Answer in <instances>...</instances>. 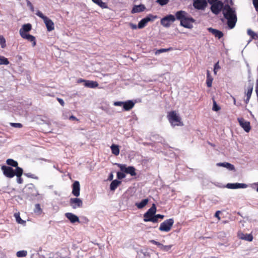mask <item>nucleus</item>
I'll use <instances>...</instances> for the list:
<instances>
[{
  "mask_svg": "<svg viewBox=\"0 0 258 258\" xmlns=\"http://www.w3.org/2000/svg\"><path fill=\"white\" fill-rule=\"evenodd\" d=\"M70 205L74 209L80 208L83 206V201L78 197L72 198L70 200Z\"/></svg>",
  "mask_w": 258,
  "mask_h": 258,
  "instance_id": "9b49d317",
  "label": "nucleus"
},
{
  "mask_svg": "<svg viewBox=\"0 0 258 258\" xmlns=\"http://www.w3.org/2000/svg\"><path fill=\"white\" fill-rule=\"evenodd\" d=\"M112 153L115 156H117L119 154V149L118 145L113 144L110 147Z\"/></svg>",
  "mask_w": 258,
  "mask_h": 258,
  "instance_id": "473e14b6",
  "label": "nucleus"
},
{
  "mask_svg": "<svg viewBox=\"0 0 258 258\" xmlns=\"http://www.w3.org/2000/svg\"><path fill=\"white\" fill-rule=\"evenodd\" d=\"M194 21V19L189 16L185 19L181 20L180 22V25L184 28L190 29L193 27L192 23Z\"/></svg>",
  "mask_w": 258,
  "mask_h": 258,
  "instance_id": "ddd939ff",
  "label": "nucleus"
},
{
  "mask_svg": "<svg viewBox=\"0 0 258 258\" xmlns=\"http://www.w3.org/2000/svg\"><path fill=\"white\" fill-rule=\"evenodd\" d=\"M252 91L253 86L251 84L248 86L247 90L245 93L246 96V99L245 100V102L246 104H247L249 102Z\"/></svg>",
  "mask_w": 258,
  "mask_h": 258,
  "instance_id": "4be33fe9",
  "label": "nucleus"
},
{
  "mask_svg": "<svg viewBox=\"0 0 258 258\" xmlns=\"http://www.w3.org/2000/svg\"><path fill=\"white\" fill-rule=\"evenodd\" d=\"M208 30L210 32L212 33L213 35H215V37L218 38L219 39L221 38L223 35L222 32L218 30L212 28H209Z\"/></svg>",
  "mask_w": 258,
  "mask_h": 258,
  "instance_id": "bb28decb",
  "label": "nucleus"
},
{
  "mask_svg": "<svg viewBox=\"0 0 258 258\" xmlns=\"http://www.w3.org/2000/svg\"><path fill=\"white\" fill-rule=\"evenodd\" d=\"M247 34L250 37L251 39L249 41H251V40H257L258 39V34L255 33L254 31L251 30V29L247 30Z\"/></svg>",
  "mask_w": 258,
  "mask_h": 258,
  "instance_id": "2f4dec72",
  "label": "nucleus"
},
{
  "mask_svg": "<svg viewBox=\"0 0 258 258\" xmlns=\"http://www.w3.org/2000/svg\"><path fill=\"white\" fill-rule=\"evenodd\" d=\"M59 256L58 253H50L46 255V258H58Z\"/></svg>",
  "mask_w": 258,
  "mask_h": 258,
  "instance_id": "ea45409f",
  "label": "nucleus"
},
{
  "mask_svg": "<svg viewBox=\"0 0 258 258\" xmlns=\"http://www.w3.org/2000/svg\"><path fill=\"white\" fill-rule=\"evenodd\" d=\"M156 212V208L155 204L153 206L144 214V221L145 222H152L154 223L156 222V219L154 217V215Z\"/></svg>",
  "mask_w": 258,
  "mask_h": 258,
  "instance_id": "20e7f679",
  "label": "nucleus"
},
{
  "mask_svg": "<svg viewBox=\"0 0 258 258\" xmlns=\"http://www.w3.org/2000/svg\"><path fill=\"white\" fill-rule=\"evenodd\" d=\"M36 15L43 19L47 29L48 31H51L54 29V23L50 19L45 16L40 11H38Z\"/></svg>",
  "mask_w": 258,
  "mask_h": 258,
  "instance_id": "39448f33",
  "label": "nucleus"
},
{
  "mask_svg": "<svg viewBox=\"0 0 258 258\" xmlns=\"http://www.w3.org/2000/svg\"><path fill=\"white\" fill-rule=\"evenodd\" d=\"M23 170L22 168L17 167L16 168V174L15 175L17 176V181L19 184H21L23 182V179L21 176L23 174Z\"/></svg>",
  "mask_w": 258,
  "mask_h": 258,
  "instance_id": "5701e85b",
  "label": "nucleus"
},
{
  "mask_svg": "<svg viewBox=\"0 0 258 258\" xmlns=\"http://www.w3.org/2000/svg\"><path fill=\"white\" fill-rule=\"evenodd\" d=\"M156 2L161 6H164L168 3L169 0H156Z\"/></svg>",
  "mask_w": 258,
  "mask_h": 258,
  "instance_id": "37998d69",
  "label": "nucleus"
},
{
  "mask_svg": "<svg viewBox=\"0 0 258 258\" xmlns=\"http://www.w3.org/2000/svg\"><path fill=\"white\" fill-rule=\"evenodd\" d=\"M213 79L211 76L209 71H207V80L206 84L208 87H211L212 85Z\"/></svg>",
  "mask_w": 258,
  "mask_h": 258,
  "instance_id": "c756f323",
  "label": "nucleus"
},
{
  "mask_svg": "<svg viewBox=\"0 0 258 258\" xmlns=\"http://www.w3.org/2000/svg\"><path fill=\"white\" fill-rule=\"evenodd\" d=\"M65 216L72 223H75L76 222H79V217L77 215H76L72 213H66L65 214Z\"/></svg>",
  "mask_w": 258,
  "mask_h": 258,
  "instance_id": "6ab92c4d",
  "label": "nucleus"
},
{
  "mask_svg": "<svg viewBox=\"0 0 258 258\" xmlns=\"http://www.w3.org/2000/svg\"><path fill=\"white\" fill-rule=\"evenodd\" d=\"M9 63L8 59L3 56L0 55V65H8Z\"/></svg>",
  "mask_w": 258,
  "mask_h": 258,
  "instance_id": "4c0bfd02",
  "label": "nucleus"
},
{
  "mask_svg": "<svg viewBox=\"0 0 258 258\" xmlns=\"http://www.w3.org/2000/svg\"><path fill=\"white\" fill-rule=\"evenodd\" d=\"M253 5L256 10L258 9V0H253Z\"/></svg>",
  "mask_w": 258,
  "mask_h": 258,
  "instance_id": "603ef678",
  "label": "nucleus"
},
{
  "mask_svg": "<svg viewBox=\"0 0 258 258\" xmlns=\"http://www.w3.org/2000/svg\"><path fill=\"white\" fill-rule=\"evenodd\" d=\"M11 125L16 128H21L22 126L21 123H11Z\"/></svg>",
  "mask_w": 258,
  "mask_h": 258,
  "instance_id": "de8ad7c7",
  "label": "nucleus"
},
{
  "mask_svg": "<svg viewBox=\"0 0 258 258\" xmlns=\"http://www.w3.org/2000/svg\"><path fill=\"white\" fill-rule=\"evenodd\" d=\"M26 175H27L28 177H32L31 175H30V174H26Z\"/></svg>",
  "mask_w": 258,
  "mask_h": 258,
  "instance_id": "0e129e2a",
  "label": "nucleus"
},
{
  "mask_svg": "<svg viewBox=\"0 0 258 258\" xmlns=\"http://www.w3.org/2000/svg\"><path fill=\"white\" fill-rule=\"evenodd\" d=\"M121 182L118 180H113L110 185V189L111 190L114 191L117 186L120 184Z\"/></svg>",
  "mask_w": 258,
  "mask_h": 258,
  "instance_id": "7c9ffc66",
  "label": "nucleus"
},
{
  "mask_svg": "<svg viewBox=\"0 0 258 258\" xmlns=\"http://www.w3.org/2000/svg\"><path fill=\"white\" fill-rule=\"evenodd\" d=\"M150 242L153 243V244H155V245H157L158 246H159V247L160 248H161V247L162 246V243H160V242H159L158 241H155L154 240H151Z\"/></svg>",
  "mask_w": 258,
  "mask_h": 258,
  "instance_id": "09e8293b",
  "label": "nucleus"
},
{
  "mask_svg": "<svg viewBox=\"0 0 258 258\" xmlns=\"http://www.w3.org/2000/svg\"><path fill=\"white\" fill-rule=\"evenodd\" d=\"M171 49H172L171 48H168V49H165V48L160 49L157 50L155 52V54H156V55L157 54H160L161 53L165 52L168 51L169 50H170Z\"/></svg>",
  "mask_w": 258,
  "mask_h": 258,
  "instance_id": "a19ab883",
  "label": "nucleus"
},
{
  "mask_svg": "<svg viewBox=\"0 0 258 258\" xmlns=\"http://www.w3.org/2000/svg\"><path fill=\"white\" fill-rule=\"evenodd\" d=\"M238 236L240 239L248 241H251L253 239V236L251 234H245L242 232H239Z\"/></svg>",
  "mask_w": 258,
  "mask_h": 258,
  "instance_id": "aec40b11",
  "label": "nucleus"
},
{
  "mask_svg": "<svg viewBox=\"0 0 258 258\" xmlns=\"http://www.w3.org/2000/svg\"><path fill=\"white\" fill-rule=\"evenodd\" d=\"M72 194L76 197L80 195V185L78 181H75L72 185Z\"/></svg>",
  "mask_w": 258,
  "mask_h": 258,
  "instance_id": "dca6fc26",
  "label": "nucleus"
},
{
  "mask_svg": "<svg viewBox=\"0 0 258 258\" xmlns=\"http://www.w3.org/2000/svg\"><path fill=\"white\" fill-rule=\"evenodd\" d=\"M189 16L188 14L184 11H179L175 13V18L179 20L180 22L181 20L185 19Z\"/></svg>",
  "mask_w": 258,
  "mask_h": 258,
  "instance_id": "a211bd4d",
  "label": "nucleus"
},
{
  "mask_svg": "<svg viewBox=\"0 0 258 258\" xmlns=\"http://www.w3.org/2000/svg\"><path fill=\"white\" fill-rule=\"evenodd\" d=\"M129 26L133 29H136L138 28V26H137L136 24L131 23L129 24Z\"/></svg>",
  "mask_w": 258,
  "mask_h": 258,
  "instance_id": "864d4df0",
  "label": "nucleus"
},
{
  "mask_svg": "<svg viewBox=\"0 0 258 258\" xmlns=\"http://www.w3.org/2000/svg\"><path fill=\"white\" fill-rule=\"evenodd\" d=\"M84 86L89 88H95L98 86V83L96 81L87 80Z\"/></svg>",
  "mask_w": 258,
  "mask_h": 258,
  "instance_id": "a878e982",
  "label": "nucleus"
},
{
  "mask_svg": "<svg viewBox=\"0 0 258 258\" xmlns=\"http://www.w3.org/2000/svg\"><path fill=\"white\" fill-rule=\"evenodd\" d=\"M117 177L118 179H123L125 177V175L123 172H118L117 173Z\"/></svg>",
  "mask_w": 258,
  "mask_h": 258,
  "instance_id": "49530a36",
  "label": "nucleus"
},
{
  "mask_svg": "<svg viewBox=\"0 0 258 258\" xmlns=\"http://www.w3.org/2000/svg\"><path fill=\"white\" fill-rule=\"evenodd\" d=\"M87 80H84V79H79L77 81V83H82V82H84V84L85 83V81H86Z\"/></svg>",
  "mask_w": 258,
  "mask_h": 258,
  "instance_id": "13d9d810",
  "label": "nucleus"
},
{
  "mask_svg": "<svg viewBox=\"0 0 258 258\" xmlns=\"http://www.w3.org/2000/svg\"><path fill=\"white\" fill-rule=\"evenodd\" d=\"M148 202V199H145L140 202L136 203L135 205L138 209H141L145 207L147 205Z\"/></svg>",
  "mask_w": 258,
  "mask_h": 258,
  "instance_id": "cd10ccee",
  "label": "nucleus"
},
{
  "mask_svg": "<svg viewBox=\"0 0 258 258\" xmlns=\"http://www.w3.org/2000/svg\"><path fill=\"white\" fill-rule=\"evenodd\" d=\"M217 166L223 167L230 171H234L235 170L234 166L229 163H228V162L218 163H217Z\"/></svg>",
  "mask_w": 258,
  "mask_h": 258,
  "instance_id": "b1692460",
  "label": "nucleus"
},
{
  "mask_svg": "<svg viewBox=\"0 0 258 258\" xmlns=\"http://www.w3.org/2000/svg\"><path fill=\"white\" fill-rule=\"evenodd\" d=\"M14 217L16 219L17 222L19 224H21L22 225H25L26 223V221L22 220L20 217V214L19 212L15 213L14 214Z\"/></svg>",
  "mask_w": 258,
  "mask_h": 258,
  "instance_id": "72a5a7b5",
  "label": "nucleus"
},
{
  "mask_svg": "<svg viewBox=\"0 0 258 258\" xmlns=\"http://www.w3.org/2000/svg\"><path fill=\"white\" fill-rule=\"evenodd\" d=\"M167 117L172 126L183 125L181 118L176 111H171L169 112Z\"/></svg>",
  "mask_w": 258,
  "mask_h": 258,
  "instance_id": "7ed1b4c3",
  "label": "nucleus"
},
{
  "mask_svg": "<svg viewBox=\"0 0 258 258\" xmlns=\"http://www.w3.org/2000/svg\"><path fill=\"white\" fill-rule=\"evenodd\" d=\"M208 1L209 3L211 5L214 3L218 2V0H208Z\"/></svg>",
  "mask_w": 258,
  "mask_h": 258,
  "instance_id": "bf43d9fd",
  "label": "nucleus"
},
{
  "mask_svg": "<svg viewBox=\"0 0 258 258\" xmlns=\"http://www.w3.org/2000/svg\"><path fill=\"white\" fill-rule=\"evenodd\" d=\"M157 18L156 16H153L151 14L148 15L146 17L142 19L138 25L139 29H142L144 28L149 22L153 21Z\"/></svg>",
  "mask_w": 258,
  "mask_h": 258,
  "instance_id": "6e6552de",
  "label": "nucleus"
},
{
  "mask_svg": "<svg viewBox=\"0 0 258 258\" xmlns=\"http://www.w3.org/2000/svg\"><path fill=\"white\" fill-rule=\"evenodd\" d=\"M8 165L16 167L17 168L18 166V162L12 159H8L6 161Z\"/></svg>",
  "mask_w": 258,
  "mask_h": 258,
  "instance_id": "f704fd0d",
  "label": "nucleus"
},
{
  "mask_svg": "<svg viewBox=\"0 0 258 258\" xmlns=\"http://www.w3.org/2000/svg\"><path fill=\"white\" fill-rule=\"evenodd\" d=\"M220 109V107H219L216 104L215 102H214V106L213 107V110L214 111H218Z\"/></svg>",
  "mask_w": 258,
  "mask_h": 258,
  "instance_id": "5fc2aeb1",
  "label": "nucleus"
},
{
  "mask_svg": "<svg viewBox=\"0 0 258 258\" xmlns=\"http://www.w3.org/2000/svg\"><path fill=\"white\" fill-rule=\"evenodd\" d=\"M250 187L258 192V182H254L250 184Z\"/></svg>",
  "mask_w": 258,
  "mask_h": 258,
  "instance_id": "a18cd8bd",
  "label": "nucleus"
},
{
  "mask_svg": "<svg viewBox=\"0 0 258 258\" xmlns=\"http://www.w3.org/2000/svg\"><path fill=\"white\" fill-rule=\"evenodd\" d=\"M135 105V102L132 100H128L124 102L123 109L125 111H128L133 108Z\"/></svg>",
  "mask_w": 258,
  "mask_h": 258,
  "instance_id": "393cba45",
  "label": "nucleus"
},
{
  "mask_svg": "<svg viewBox=\"0 0 258 258\" xmlns=\"http://www.w3.org/2000/svg\"><path fill=\"white\" fill-rule=\"evenodd\" d=\"M172 246V245H164L162 244L160 249L163 251H167L171 248Z\"/></svg>",
  "mask_w": 258,
  "mask_h": 258,
  "instance_id": "79ce46f5",
  "label": "nucleus"
},
{
  "mask_svg": "<svg viewBox=\"0 0 258 258\" xmlns=\"http://www.w3.org/2000/svg\"><path fill=\"white\" fill-rule=\"evenodd\" d=\"M124 102L122 101H116L114 102L113 105L116 106H123Z\"/></svg>",
  "mask_w": 258,
  "mask_h": 258,
  "instance_id": "8fccbe9b",
  "label": "nucleus"
},
{
  "mask_svg": "<svg viewBox=\"0 0 258 258\" xmlns=\"http://www.w3.org/2000/svg\"><path fill=\"white\" fill-rule=\"evenodd\" d=\"M174 224V220L172 218H170L161 223L159 229L162 232H169Z\"/></svg>",
  "mask_w": 258,
  "mask_h": 258,
  "instance_id": "423d86ee",
  "label": "nucleus"
},
{
  "mask_svg": "<svg viewBox=\"0 0 258 258\" xmlns=\"http://www.w3.org/2000/svg\"><path fill=\"white\" fill-rule=\"evenodd\" d=\"M175 20L176 18L174 15H168L161 19V24L165 28H169Z\"/></svg>",
  "mask_w": 258,
  "mask_h": 258,
  "instance_id": "0eeeda50",
  "label": "nucleus"
},
{
  "mask_svg": "<svg viewBox=\"0 0 258 258\" xmlns=\"http://www.w3.org/2000/svg\"><path fill=\"white\" fill-rule=\"evenodd\" d=\"M0 44L3 48L6 46V39L3 35H0Z\"/></svg>",
  "mask_w": 258,
  "mask_h": 258,
  "instance_id": "58836bf2",
  "label": "nucleus"
},
{
  "mask_svg": "<svg viewBox=\"0 0 258 258\" xmlns=\"http://www.w3.org/2000/svg\"><path fill=\"white\" fill-rule=\"evenodd\" d=\"M220 67L219 65V62L216 63L214 67V73L215 75L217 74V70L220 69Z\"/></svg>",
  "mask_w": 258,
  "mask_h": 258,
  "instance_id": "c03bdc74",
  "label": "nucleus"
},
{
  "mask_svg": "<svg viewBox=\"0 0 258 258\" xmlns=\"http://www.w3.org/2000/svg\"><path fill=\"white\" fill-rule=\"evenodd\" d=\"M248 185L245 183H229L226 185V187L229 189L246 188Z\"/></svg>",
  "mask_w": 258,
  "mask_h": 258,
  "instance_id": "2eb2a0df",
  "label": "nucleus"
},
{
  "mask_svg": "<svg viewBox=\"0 0 258 258\" xmlns=\"http://www.w3.org/2000/svg\"><path fill=\"white\" fill-rule=\"evenodd\" d=\"M34 212L37 215H40L42 212V210L40 207L39 204H37L35 205V209H34Z\"/></svg>",
  "mask_w": 258,
  "mask_h": 258,
  "instance_id": "c9c22d12",
  "label": "nucleus"
},
{
  "mask_svg": "<svg viewBox=\"0 0 258 258\" xmlns=\"http://www.w3.org/2000/svg\"><path fill=\"white\" fill-rule=\"evenodd\" d=\"M220 211H218L216 212L215 213V216L216 217H217L218 218V219H220V217H219V214H220Z\"/></svg>",
  "mask_w": 258,
  "mask_h": 258,
  "instance_id": "680f3d73",
  "label": "nucleus"
},
{
  "mask_svg": "<svg viewBox=\"0 0 258 258\" xmlns=\"http://www.w3.org/2000/svg\"><path fill=\"white\" fill-rule=\"evenodd\" d=\"M113 175L112 173H111L110 175H109V178H108V179L109 180H111L112 179H113Z\"/></svg>",
  "mask_w": 258,
  "mask_h": 258,
  "instance_id": "e2e57ef3",
  "label": "nucleus"
},
{
  "mask_svg": "<svg viewBox=\"0 0 258 258\" xmlns=\"http://www.w3.org/2000/svg\"><path fill=\"white\" fill-rule=\"evenodd\" d=\"M164 217V215L161 214H157L154 216V217H155V219H156V222L158 221V218L163 219Z\"/></svg>",
  "mask_w": 258,
  "mask_h": 258,
  "instance_id": "3c124183",
  "label": "nucleus"
},
{
  "mask_svg": "<svg viewBox=\"0 0 258 258\" xmlns=\"http://www.w3.org/2000/svg\"><path fill=\"white\" fill-rule=\"evenodd\" d=\"M32 29V25L30 23H27L22 25L19 30V33L21 37L32 42V46L34 47L36 45L35 37L29 34L28 33Z\"/></svg>",
  "mask_w": 258,
  "mask_h": 258,
  "instance_id": "f03ea898",
  "label": "nucleus"
},
{
  "mask_svg": "<svg viewBox=\"0 0 258 258\" xmlns=\"http://www.w3.org/2000/svg\"><path fill=\"white\" fill-rule=\"evenodd\" d=\"M69 119L70 120H77L78 119L74 115H72L69 117Z\"/></svg>",
  "mask_w": 258,
  "mask_h": 258,
  "instance_id": "052dcab7",
  "label": "nucleus"
},
{
  "mask_svg": "<svg viewBox=\"0 0 258 258\" xmlns=\"http://www.w3.org/2000/svg\"><path fill=\"white\" fill-rule=\"evenodd\" d=\"M27 255V251L25 250L18 251L16 253V255L18 257H25Z\"/></svg>",
  "mask_w": 258,
  "mask_h": 258,
  "instance_id": "e433bc0d",
  "label": "nucleus"
},
{
  "mask_svg": "<svg viewBox=\"0 0 258 258\" xmlns=\"http://www.w3.org/2000/svg\"><path fill=\"white\" fill-rule=\"evenodd\" d=\"M116 165L119 167L120 170L126 173L130 174L132 176H135L136 175L135 172V168L133 166L126 167L124 164H121L119 163H116Z\"/></svg>",
  "mask_w": 258,
  "mask_h": 258,
  "instance_id": "1a4fd4ad",
  "label": "nucleus"
},
{
  "mask_svg": "<svg viewBox=\"0 0 258 258\" xmlns=\"http://www.w3.org/2000/svg\"><path fill=\"white\" fill-rule=\"evenodd\" d=\"M223 14L227 20V24L230 29L234 27L237 22V16L235 9L226 5L223 9Z\"/></svg>",
  "mask_w": 258,
  "mask_h": 258,
  "instance_id": "f257e3e1",
  "label": "nucleus"
},
{
  "mask_svg": "<svg viewBox=\"0 0 258 258\" xmlns=\"http://www.w3.org/2000/svg\"><path fill=\"white\" fill-rule=\"evenodd\" d=\"M27 6H29L31 9V10L33 12L34 11V8H33V5H32V4L29 1H28L27 2Z\"/></svg>",
  "mask_w": 258,
  "mask_h": 258,
  "instance_id": "6e6d98bb",
  "label": "nucleus"
},
{
  "mask_svg": "<svg viewBox=\"0 0 258 258\" xmlns=\"http://www.w3.org/2000/svg\"><path fill=\"white\" fill-rule=\"evenodd\" d=\"M59 103L62 105V106H63L64 105V102L63 101V100L62 99H60V98H58L57 99Z\"/></svg>",
  "mask_w": 258,
  "mask_h": 258,
  "instance_id": "4d7b16f0",
  "label": "nucleus"
},
{
  "mask_svg": "<svg viewBox=\"0 0 258 258\" xmlns=\"http://www.w3.org/2000/svg\"><path fill=\"white\" fill-rule=\"evenodd\" d=\"M237 119L240 126L244 130L245 132L248 133L251 129L250 122L245 120L243 118H238Z\"/></svg>",
  "mask_w": 258,
  "mask_h": 258,
  "instance_id": "4468645a",
  "label": "nucleus"
},
{
  "mask_svg": "<svg viewBox=\"0 0 258 258\" xmlns=\"http://www.w3.org/2000/svg\"><path fill=\"white\" fill-rule=\"evenodd\" d=\"M2 170L4 174L7 177L12 178L16 174V169L14 170L12 167L7 166H2Z\"/></svg>",
  "mask_w": 258,
  "mask_h": 258,
  "instance_id": "9d476101",
  "label": "nucleus"
},
{
  "mask_svg": "<svg viewBox=\"0 0 258 258\" xmlns=\"http://www.w3.org/2000/svg\"><path fill=\"white\" fill-rule=\"evenodd\" d=\"M223 3L221 1H218L211 4V9L214 14L217 15L220 13L222 9H223Z\"/></svg>",
  "mask_w": 258,
  "mask_h": 258,
  "instance_id": "f8f14e48",
  "label": "nucleus"
},
{
  "mask_svg": "<svg viewBox=\"0 0 258 258\" xmlns=\"http://www.w3.org/2000/svg\"><path fill=\"white\" fill-rule=\"evenodd\" d=\"M146 9V7L144 5H135L131 11L132 14L140 13L143 12Z\"/></svg>",
  "mask_w": 258,
  "mask_h": 258,
  "instance_id": "412c9836",
  "label": "nucleus"
},
{
  "mask_svg": "<svg viewBox=\"0 0 258 258\" xmlns=\"http://www.w3.org/2000/svg\"><path fill=\"white\" fill-rule=\"evenodd\" d=\"M193 5L197 9L203 10L207 6V2L206 0H195Z\"/></svg>",
  "mask_w": 258,
  "mask_h": 258,
  "instance_id": "f3484780",
  "label": "nucleus"
},
{
  "mask_svg": "<svg viewBox=\"0 0 258 258\" xmlns=\"http://www.w3.org/2000/svg\"><path fill=\"white\" fill-rule=\"evenodd\" d=\"M92 2L95 3L96 5L99 6L102 9H107L108 6L107 4L105 3L102 2V0H92Z\"/></svg>",
  "mask_w": 258,
  "mask_h": 258,
  "instance_id": "c85d7f7f",
  "label": "nucleus"
}]
</instances>
